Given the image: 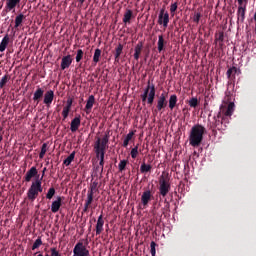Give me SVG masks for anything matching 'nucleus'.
<instances>
[{"mask_svg":"<svg viewBox=\"0 0 256 256\" xmlns=\"http://www.w3.org/2000/svg\"><path fill=\"white\" fill-rule=\"evenodd\" d=\"M21 3V0H6V11L11 12Z\"/></svg>","mask_w":256,"mask_h":256,"instance_id":"4be33fe9","label":"nucleus"},{"mask_svg":"<svg viewBox=\"0 0 256 256\" xmlns=\"http://www.w3.org/2000/svg\"><path fill=\"white\" fill-rule=\"evenodd\" d=\"M104 160H105V154H104V152H101V156L99 158V166L101 167L100 168V175H102L103 172H104V164H105Z\"/></svg>","mask_w":256,"mask_h":256,"instance_id":"72a5a7b5","label":"nucleus"},{"mask_svg":"<svg viewBox=\"0 0 256 256\" xmlns=\"http://www.w3.org/2000/svg\"><path fill=\"white\" fill-rule=\"evenodd\" d=\"M72 105H73V98H68L67 101H66V106L65 107H68V108H72Z\"/></svg>","mask_w":256,"mask_h":256,"instance_id":"8fccbe9b","label":"nucleus"},{"mask_svg":"<svg viewBox=\"0 0 256 256\" xmlns=\"http://www.w3.org/2000/svg\"><path fill=\"white\" fill-rule=\"evenodd\" d=\"M80 126H81V116L74 117L70 123V131L72 133H75L79 130Z\"/></svg>","mask_w":256,"mask_h":256,"instance_id":"f3484780","label":"nucleus"},{"mask_svg":"<svg viewBox=\"0 0 256 256\" xmlns=\"http://www.w3.org/2000/svg\"><path fill=\"white\" fill-rule=\"evenodd\" d=\"M94 150H95L96 158H101L102 153L106 154V151H104V150L102 151L99 148H94Z\"/></svg>","mask_w":256,"mask_h":256,"instance_id":"de8ad7c7","label":"nucleus"},{"mask_svg":"<svg viewBox=\"0 0 256 256\" xmlns=\"http://www.w3.org/2000/svg\"><path fill=\"white\" fill-rule=\"evenodd\" d=\"M90 205L84 203V208H83V212H88Z\"/></svg>","mask_w":256,"mask_h":256,"instance_id":"864d4df0","label":"nucleus"},{"mask_svg":"<svg viewBox=\"0 0 256 256\" xmlns=\"http://www.w3.org/2000/svg\"><path fill=\"white\" fill-rule=\"evenodd\" d=\"M72 63H73V58H72V56L70 54H68L66 56H63L61 58V63H60L61 71L69 69L70 66L72 65Z\"/></svg>","mask_w":256,"mask_h":256,"instance_id":"f8f14e48","label":"nucleus"},{"mask_svg":"<svg viewBox=\"0 0 256 256\" xmlns=\"http://www.w3.org/2000/svg\"><path fill=\"white\" fill-rule=\"evenodd\" d=\"M168 92H162L156 100V108H155V112L158 113H164L166 108L169 107V109L171 111H173L175 109V107L177 106L178 103V96L176 94H172L169 97L168 100Z\"/></svg>","mask_w":256,"mask_h":256,"instance_id":"f03ea898","label":"nucleus"},{"mask_svg":"<svg viewBox=\"0 0 256 256\" xmlns=\"http://www.w3.org/2000/svg\"><path fill=\"white\" fill-rule=\"evenodd\" d=\"M45 256H49V254H45Z\"/></svg>","mask_w":256,"mask_h":256,"instance_id":"680f3d73","label":"nucleus"},{"mask_svg":"<svg viewBox=\"0 0 256 256\" xmlns=\"http://www.w3.org/2000/svg\"><path fill=\"white\" fill-rule=\"evenodd\" d=\"M205 133L206 128L203 125L196 124L192 126L189 135V145L194 148L200 147L204 140Z\"/></svg>","mask_w":256,"mask_h":256,"instance_id":"7ed1b4c3","label":"nucleus"},{"mask_svg":"<svg viewBox=\"0 0 256 256\" xmlns=\"http://www.w3.org/2000/svg\"><path fill=\"white\" fill-rule=\"evenodd\" d=\"M237 2H238V10H237L238 22L244 23L246 19L247 5L249 0H237Z\"/></svg>","mask_w":256,"mask_h":256,"instance_id":"0eeeda50","label":"nucleus"},{"mask_svg":"<svg viewBox=\"0 0 256 256\" xmlns=\"http://www.w3.org/2000/svg\"><path fill=\"white\" fill-rule=\"evenodd\" d=\"M73 256H91V254L83 242H77L73 248Z\"/></svg>","mask_w":256,"mask_h":256,"instance_id":"6e6552de","label":"nucleus"},{"mask_svg":"<svg viewBox=\"0 0 256 256\" xmlns=\"http://www.w3.org/2000/svg\"><path fill=\"white\" fill-rule=\"evenodd\" d=\"M254 20H255V22H256V12H255V14H254Z\"/></svg>","mask_w":256,"mask_h":256,"instance_id":"13d9d810","label":"nucleus"},{"mask_svg":"<svg viewBox=\"0 0 256 256\" xmlns=\"http://www.w3.org/2000/svg\"><path fill=\"white\" fill-rule=\"evenodd\" d=\"M153 198H154V196L150 189L143 191L142 195H141V203H142L143 207H147Z\"/></svg>","mask_w":256,"mask_h":256,"instance_id":"9b49d317","label":"nucleus"},{"mask_svg":"<svg viewBox=\"0 0 256 256\" xmlns=\"http://www.w3.org/2000/svg\"><path fill=\"white\" fill-rule=\"evenodd\" d=\"M255 32H256V25H255Z\"/></svg>","mask_w":256,"mask_h":256,"instance_id":"e2e57ef3","label":"nucleus"},{"mask_svg":"<svg viewBox=\"0 0 256 256\" xmlns=\"http://www.w3.org/2000/svg\"><path fill=\"white\" fill-rule=\"evenodd\" d=\"M140 97L143 103L147 102L148 105H153L156 97L155 84L148 81L147 86L144 89V92L140 95Z\"/></svg>","mask_w":256,"mask_h":256,"instance_id":"20e7f679","label":"nucleus"},{"mask_svg":"<svg viewBox=\"0 0 256 256\" xmlns=\"http://www.w3.org/2000/svg\"><path fill=\"white\" fill-rule=\"evenodd\" d=\"M46 153H47V143H43L41 146V150L39 152V158L43 159Z\"/></svg>","mask_w":256,"mask_h":256,"instance_id":"58836bf2","label":"nucleus"},{"mask_svg":"<svg viewBox=\"0 0 256 256\" xmlns=\"http://www.w3.org/2000/svg\"><path fill=\"white\" fill-rule=\"evenodd\" d=\"M156 242H150V253L152 256H156Z\"/></svg>","mask_w":256,"mask_h":256,"instance_id":"37998d69","label":"nucleus"},{"mask_svg":"<svg viewBox=\"0 0 256 256\" xmlns=\"http://www.w3.org/2000/svg\"><path fill=\"white\" fill-rule=\"evenodd\" d=\"M202 18V15L201 13L197 12L194 14V17H193V22L196 23V24H199L200 23V20Z\"/></svg>","mask_w":256,"mask_h":256,"instance_id":"a18cd8bd","label":"nucleus"},{"mask_svg":"<svg viewBox=\"0 0 256 256\" xmlns=\"http://www.w3.org/2000/svg\"><path fill=\"white\" fill-rule=\"evenodd\" d=\"M56 194V189L54 187H50L46 193V199L51 200Z\"/></svg>","mask_w":256,"mask_h":256,"instance_id":"c9c22d12","label":"nucleus"},{"mask_svg":"<svg viewBox=\"0 0 256 256\" xmlns=\"http://www.w3.org/2000/svg\"><path fill=\"white\" fill-rule=\"evenodd\" d=\"M216 41L224 42V32H219L218 36L216 37Z\"/></svg>","mask_w":256,"mask_h":256,"instance_id":"09e8293b","label":"nucleus"},{"mask_svg":"<svg viewBox=\"0 0 256 256\" xmlns=\"http://www.w3.org/2000/svg\"><path fill=\"white\" fill-rule=\"evenodd\" d=\"M76 156V151H72L64 160H63V165L66 167L70 166L71 163L74 161Z\"/></svg>","mask_w":256,"mask_h":256,"instance_id":"bb28decb","label":"nucleus"},{"mask_svg":"<svg viewBox=\"0 0 256 256\" xmlns=\"http://www.w3.org/2000/svg\"><path fill=\"white\" fill-rule=\"evenodd\" d=\"M54 97L55 95L53 90L46 91L44 93L43 104H45L47 107H50L54 101Z\"/></svg>","mask_w":256,"mask_h":256,"instance_id":"ddd939ff","label":"nucleus"},{"mask_svg":"<svg viewBox=\"0 0 256 256\" xmlns=\"http://www.w3.org/2000/svg\"><path fill=\"white\" fill-rule=\"evenodd\" d=\"M97 187H98V182H97V181H93V182L90 184V187H89V189H88V191H87V194H92V195H94L95 192L98 191Z\"/></svg>","mask_w":256,"mask_h":256,"instance_id":"2f4dec72","label":"nucleus"},{"mask_svg":"<svg viewBox=\"0 0 256 256\" xmlns=\"http://www.w3.org/2000/svg\"><path fill=\"white\" fill-rule=\"evenodd\" d=\"M51 256H62L61 254H59L58 250H56V248H51Z\"/></svg>","mask_w":256,"mask_h":256,"instance_id":"3c124183","label":"nucleus"},{"mask_svg":"<svg viewBox=\"0 0 256 256\" xmlns=\"http://www.w3.org/2000/svg\"><path fill=\"white\" fill-rule=\"evenodd\" d=\"M68 116H69L68 113L62 111V117H63V119H67Z\"/></svg>","mask_w":256,"mask_h":256,"instance_id":"6e6d98bb","label":"nucleus"},{"mask_svg":"<svg viewBox=\"0 0 256 256\" xmlns=\"http://www.w3.org/2000/svg\"><path fill=\"white\" fill-rule=\"evenodd\" d=\"M104 224H105V220L103 218V214H100V216H98L97 218L96 227H95L96 235H100L103 233Z\"/></svg>","mask_w":256,"mask_h":256,"instance_id":"2eb2a0df","label":"nucleus"},{"mask_svg":"<svg viewBox=\"0 0 256 256\" xmlns=\"http://www.w3.org/2000/svg\"><path fill=\"white\" fill-rule=\"evenodd\" d=\"M168 44V41L165 40L163 35H158V42H157V50L158 53H162L166 50V46Z\"/></svg>","mask_w":256,"mask_h":256,"instance_id":"a211bd4d","label":"nucleus"},{"mask_svg":"<svg viewBox=\"0 0 256 256\" xmlns=\"http://www.w3.org/2000/svg\"><path fill=\"white\" fill-rule=\"evenodd\" d=\"M46 171H47V168L44 167L43 170H42V176L40 178L41 180H43Z\"/></svg>","mask_w":256,"mask_h":256,"instance_id":"5fc2aeb1","label":"nucleus"},{"mask_svg":"<svg viewBox=\"0 0 256 256\" xmlns=\"http://www.w3.org/2000/svg\"><path fill=\"white\" fill-rule=\"evenodd\" d=\"M71 111V108L64 106L62 112L69 114Z\"/></svg>","mask_w":256,"mask_h":256,"instance_id":"603ef678","label":"nucleus"},{"mask_svg":"<svg viewBox=\"0 0 256 256\" xmlns=\"http://www.w3.org/2000/svg\"><path fill=\"white\" fill-rule=\"evenodd\" d=\"M170 22V15L168 12H165V8H162L158 15V24L163 25L164 28H168Z\"/></svg>","mask_w":256,"mask_h":256,"instance_id":"1a4fd4ad","label":"nucleus"},{"mask_svg":"<svg viewBox=\"0 0 256 256\" xmlns=\"http://www.w3.org/2000/svg\"><path fill=\"white\" fill-rule=\"evenodd\" d=\"M127 163H128V161L125 159L120 160V162L118 164V169L120 172H123L126 169Z\"/></svg>","mask_w":256,"mask_h":256,"instance_id":"a19ab883","label":"nucleus"},{"mask_svg":"<svg viewBox=\"0 0 256 256\" xmlns=\"http://www.w3.org/2000/svg\"><path fill=\"white\" fill-rule=\"evenodd\" d=\"M43 245L42 238L38 237L35 241L34 244H32V250L35 251L38 249L40 246Z\"/></svg>","mask_w":256,"mask_h":256,"instance_id":"4c0bfd02","label":"nucleus"},{"mask_svg":"<svg viewBox=\"0 0 256 256\" xmlns=\"http://www.w3.org/2000/svg\"><path fill=\"white\" fill-rule=\"evenodd\" d=\"M38 175V170L35 166H32L27 172L26 175H24V182H31L33 178H35Z\"/></svg>","mask_w":256,"mask_h":256,"instance_id":"4468645a","label":"nucleus"},{"mask_svg":"<svg viewBox=\"0 0 256 256\" xmlns=\"http://www.w3.org/2000/svg\"><path fill=\"white\" fill-rule=\"evenodd\" d=\"M123 49H124V46L121 43H119L117 45V47L115 48V58H114V60H115L116 63L120 62V56L123 53Z\"/></svg>","mask_w":256,"mask_h":256,"instance_id":"b1692460","label":"nucleus"},{"mask_svg":"<svg viewBox=\"0 0 256 256\" xmlns=\"http://www.w3.org/2000/svg\"><path fill=\"white\" fill-rule=\"evenodd\" d=\"M177 10H178V2H175V3L171 4L170 14L175 16V13L177 12Z\"/></svg>","mask_w":256,"mask_h":256,"instance_id":"79ce46f5","label":"nucleus"},{"mask_svg":"<svg viewBox=\"0 0 256 256\" xmlns=\"http://www.w3.org/2000/svg\"><path fill=\"white\" fill-rule=\"evenodd\" d=\"M133 19V11L131 9H127L123 15V23L125 25L131 24V20Z\"/></svg>","mask_w":256,"mask_h":256,"instance_id":"5701e85b","label":"nucleus"},{"mask_svg":"<svg viewBox=\"0 0 256 256\" xmlns=\"http://www.w3.org/2000/svg\"><path fill=\"white\" fill-rule=\"evenodd\" d=\"M61 206H62V197L57 196L56 199L54 201H52V203H51V212L58 213Z\"/></svg>","mask_w":256,"mask_h":256,"instance_id":"aec40b11","label":"nucleus"},{"mask_svg":"<svg viewBox=\"0 0 256 256\" xmlns=\"http://www.w3.org/2000/svg\"><path fill=\"white\" fill-rule=\"evenodd\" d=\"M42 192V178H36L35 181H32V185H30V188H28V192L26 193V195L28 196V200L34 202L39 196V193Z\"/></svg>","mask_w":256,"mask_h":256,"instance_id":"39448f33","label":"nucleus"},{"mask_svg":"<svg viewBox=\"0 0 256 256\" xmlns=\"http://www.w3.org/2000/svg\"><path fill=\"white\" fill-rule=\"evenodd\" d=\"M26 19V16L24 14H18V16L16 17V19L14 20V28L18 29L23 21Z\"/></svg>","mask_w":256,"mask_h":256,"instance_id":"c85d7f7f","label":"nucleus"},{"mask_svg":"<svg viewBox=\"0 0 256 256\" xmlns=\"http://www.w3.org/2000/svg\"><path fill=\"white\" fill-rule=\"evenodd\" d=\"M10 42V37L8 34H6L4 36V38H2V41L0 42V52H5L7 46L9 45Z\"/></svg>","mask_w":256,"mask_h":256,"instance_id":"a878e982","label":"nucleus"},{"mask_svg":"<svg viewBox=\"0 0 256 256\" xmlns=\"http://www.w3.org/2000/svg\"><path fill=\"white\" fill-rule=\"evenodd\" d=\"M10 79L11 77L8 74L2 76V79H0V89H3Z\"/></svg>","mask_w":256,"mask_h":256,"instance_id":"f704fd0d","label":"nucleus"},{"mask_svg":"<svg viewBox=\"0 0 256 256\" xmlns=\"http://www.w3.org/2000/svg\"><path fill=\"white\" fill-rule=\"evenodd\" d=\"M84 57V51L82 49H78L75 57L76 63H80Z\"/></svg>","mask_w":256,"mask_h":256,"instance_id":"e433bc0d","label":"nucleus"},{"mask_svg":"<svg viewBox=\"0 0 256 256\" xmlns=\"http://www.w3.org/2000/svg\"><path fill=\"white\" fill-rule=\"evenodd\" d=\"M143 47H144V44L142 41L138 42L134 48V54H133V57L136 61H139L140 59V56L142 54V51H143Z\"/></svg>","mask_w":256,"mask_h":256,"instance_id":"412c9836","label":"nucleus"},{"mask_svg":"<svg viewBox=\"0 0 256 256\" xmlns=\"http://www.w3.org/2000/svg\"><path fill=\"white\" fill-rule=\"evenodd\" d=\"M44 96V90L40 87L37 86L36 90L34 91V97H32V100L38 105L42 98Z\"/></svg>","mask_w":256,"mask_h":256,"instance_id":"6ab92c4d","label":"nucleus"},{"mask_svg":"<svg viewBox=\"0 0 256 256\" xmlns=\"http://www.w3.org/2000/svg\"><path fill=\"white\" fill-rule=\"evenodd\" d=\"M238 73V68L233 66L231 68H229L226 72L227 78L229 80H234L235 79V75Z\"/></svg>","mask_w":256,"mask_h":256,"instance_id":"cd10ccee","label":"nucleus"},{"mask_svg":"<svg viewBox=\"0 0 256 256\" xmlns=\"http://www.w3.org/2000/svg\"><path fill=\"white\" fill-rule=\"evenodd\" d=\"M136 130L134 131H129V133L125 136L124 140H123V144L122 146L124 148H127L130 141H132L133 137L135 136Z\"/></svg>","mask_w":256,"mask_h":256,"instance_id":"393cba45","label":"nucleus"},{"mask_svg":"<svg viewBox=\"0 0 256 256\" xmlns=\"http://www.w3.org/2000/svg\"><path fill=\"white\" fill-rule=\"evenodd\" d=\"M101 54H102L101 49H99V48L95 49L94 54H93V63L97 64L100 62Z\"/></svg>","mask_w":256,"mask_h":256,"instance_id":"7c9ffc66","label":"nucleus"},{"mask_svg":"<svg viewBox=\"0 0 256 256\" xmlns=\"http://www.w3.org/2000/svg\"><path fill=\"white\" fill-rule=\"evenodd\" d=\"M37 256H43V254H37Z\"/></svg>","mask_w":256,"mask_h":256,"instance_id":"052dcab7","label":"nucleus"},{"mask_svg":"<svg viewBox=\"0 0 256 256\" xmlns=\"http://www.w3.org/2000/svg\"><path fill=\"white\" fill-rule=\"evenodd\" d=\"M231 101V92H228L226 93L225 100L220 105L217 116L213 117V125L210 126V129L217 128L218 130H225L223 124L229 123V118H231L235 112V103Z\"/></svg>","mask_w":256,"mask_h":256,"instance_id":"f257e3e1","label":"nucleus"},{"mask_svg":"<svg viewBox=\"0 0 256 256\" xmlns=\"http://www.w3.org/2000/svg\"><path fill=\"white\" fill-rule=\"evenodd\" d=\"M164 208H163V214H165L166 212H170V202L165 198L164 199Z\"/></svg>","mask_w":256,"mask_h":256,"instance_id":"c03bdc74","label":"nucleus"},{"mask_svg":"<svg viewBox=\"0 0 256 256\" xmlns=\"http://www.w3.org/2000/svg\"><path fill=\"white\" fill-rule=\"evenodd\" d=\"M93 200L94 195L87 193V199L85 200V204L90 206L93 203Z\"/></svg>","mask_w":256,"mask_h":256,"instance_id":"49530a36","label":"nucleus"},{"mask_svg":"<svg viewBox=\"0 0 256 256\" xmlns=\"http://www.w3.org/2000/svg\"><path fill=\"white\" fill-rule=\"evenodd\" d=\"M108 143H109V135L105 134L102 139L99 137L97 138L94 144V149H100L106 152Z\"/></svg>","mask_w":256,"mask_h":256,"instance_id":"9d476101","label":"nucleus"},{"mask_svg":"<svg viewBox=\"0 0 256 256\" xmlns=\"http://www.w3.org/2000/svg\"><path fill=\"white\" fill-rule=\"evenodd\" d=\"M139 147L138 145H136L135 147H133L130 151V155H131V158L132 159H136L138 154H139V151H138Z\"/></svg>","mask_w":256,"mask_h":256,"instance_id":"ea45409f","label":"nucleus"},{"mask_svg":"<svg viewBox=\"0 0 256 256\" xmlns=\"http://www.w3.org/2000/svg\"><path fill=\"white\" fill-rule=\"evenodd\" d=\"M152 170V165L151 164H146L145 162H143L140 166V173L142 174H146L151 172Z\"/></svg>","mask_w":256,"mask_h":256,"instance_id":"c756f323","label":"nucleus"},{"mask_svg":"<svg viewBox=\"0 0 256 256\" xmlns=\"http://www.w3.org/2000/svg\"><path fill=\"white\" fill-rule=\"evenodd\" d=\"M200 104V101L198 100L197 97H192L190 98V100L188 101V105L191 107V108H197Z\"/></svg>","mask_w":256,"mask_h":256,"instance_id":"473e14b6","label":"nucleus"},{"mask_svg":"<svg viewBox=\"0 0 256 256\" xmlns=\"http://www.w3.org/2000/svg\"><path fill=\"white\" fill-rule=\"evenodd\" d=\"M159 194L163 198L168 195V193L171 190V183L170 179L168 177H165L164 175H161L159 178Z\"/></svg>","mask_w":256,"mask_h":256,"instance_id":"423d86ee","label":"nucleus"},{"mask_svg":"<svg viewBox=\"0 0 256 256\" xmlns=\"http://www.w3.org/2000/svg\"><path fill=\"white\" fill-rule=\"evenodd\" d=\"M96 99L94 95H89L86 101V105L84 107V111L86 114H90L93 106L95 105Z\"/></svg>","mask_w":256,"mask_h":256,"instance_id":"dca6fc26","label":"nucleus"},{"mask_svg":"<svg viewBox=\"0 0 256 256\" xmlns=\"http://www.w3.org/2000/svg\"><path fill=\"white\" fill-rule=\"evenodd\" d=\"M85 3V0H79V4L83 5Z\"/></svg>","mask_w":256,"mask_h":256,"instance_id":"4d7b16f0","label":"nucleus"},{"mask_svg":"<svg viewBox=\"0 0 256 256\" xmlns=\"http://www.w3.org/2000/svg\"><path fill=\"white\" fill-rule=\"evenodd\" d=\"M99 168H100V166H97V167H96V170H99Z\"/></svg>","mask_w":256,"mask_h":256,"instance_id":"bf43d9fd","label":"nucleus"}]
</instances>
